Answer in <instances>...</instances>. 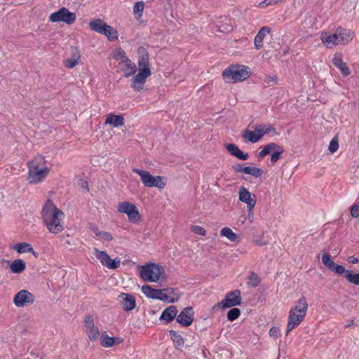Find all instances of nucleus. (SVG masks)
Listing matches in <instances>:
<instances>
[{"mask_svg": "<svg viewBox=\"0 0 359 359\" xmlns=\"http://www.w3.org/2000/svg\"><path fill=\"white\" fill-rule=\"evenodd\" d=\"M107 23L101 19L94 20L90 21L89 23V27L90 29L100 34H102L104 29H105V26H107Z\"/></svg>", "mask_w": 359, "mask_h": 359, "instance_id": "2f4dec72", "label": "nucleus"}, {"mask_svg": "<svg viewBox=\"0 0 359 359\" xmlns=\"http://www.w3.org/2000/svg\"><path fill=\"white\" fill-rule=\"evenodd\" d=\"M87 334L90 340H95L100 335V332L95 326L87 329Z\"/></svg>", "mask_w": 359, "mask_h": 359, "instance_id": "ea45409f", "label": "nucleus"}, {"mask_svg": "<svg viewBox=\"0 0 359 359\" xmlns=\"http://www.w3.org/2000/svg\"><path fill=\"white\" fill-rule=\"evenodd\" d=\"M79 185L81 187L82 189H86L87 190H88V183L87 181L81 180Z\"/></svg>", "mask_w": 359, "mask_h": 359, "instance_id": "13d9d810", "label": "nucleus"}, {"mask_svg": "<svg viewBox=\"0 0 359 359\" xmlns=\"http://www.w3.org/2000/svg\"><path fill=\"white\" fill-rule=\"evenodd\" d=\"M138 54V67L139 72L134 77L131 88L135 91H140L143 89L146 79L151 74L149 68V56L147 50L143 46H140L137 49Z\"/></svg>", "mask_w": 359, "mask_h": 359, "instance_id": "f257e3e1", "label": "nucleus"}, {"mask_svg": "<svg viewBox=\"0 0 359 359\" xmlns=\"http://www.w3.org/2000/svg\"><path fill=\"white\" fill-rule=\"evenodd\" d=\"M340 44L345 45L348 43L354 36V33L351 29L339 27L336 30Z\"/></svg>", "mask_w": 359, "mask_h": 359, "instance_id": "412c9836", "label": "nucleus"}, {"mask_svg": "<svg viewBox=\"0 0 359 359\" xmlns=\"http://www.w3.org/2000/svg\"><path fill=\"white\" fill-rule=\"evenodd\" d=\"M233 170L237 173H245L250 175L256 178L260 177L263 171L257 167L245 166L243 163H237L233 166Z\"/></svg>", "mask_w": 359, "mask_h": 359, "instance_id": "a211bd4d", "label": "nucleus"}, {"mask_svg": "<svg viewBox=\"0 0 359 359\" xmlns=\"http://www.w3.org/2000/svg\"><path fill=\"white\" fill-rule=\"evenodd\" d=\"M120 53H121V55L123 57V60L126 62V66L129 71L134 70L136 71V65L131 62L126 55V53L123 51H120Z\"/></svg>", "mask_w": 359, "mask_h": 359, "instance_id": "37998d69", "label": "nucleus"}, {"mask_svg": "<svg viewBox=\"0 0 359 359\" xmlns=\"http://www.w3.org/2000/svg\"><path fill=\"white\" fill-rule=\"evenodd\" d=\"M142 293L148 298L158 299L165 302L175 303L178 301V297L170 298L168 294H165L164 289H154L150 285H145L142 287Z\"/></svg>", "mask_w": 359, "mask_h": 359, "instance_id": "39448f33", "label": "nucleus"}, {"mask_svg": "<svg viewBox=\"0 0 359 359\" xmlns=\"http://www.w3.org/2000/svg\"><path fill=\"white\" fill-rule=\"evenodd\" d=\"M271 153V163L275 164L280 158H281L283 154L284 153L283 148L279 144L271 142L265 145L262 150L259 153V158H264L265 156Z\"/></svg>", "mask_w": 359, "mask_h": 359, "instance_id": "0eeeda50", "label": "nucleus"}, {"mask_svg": "<svg viewBox=\"0 0 359 359\" xmlns=\"http://www.w3.org/2000/svg\"><path fill=\"white\" fill-rule=\"evenodd\" d=\"M119 212L125 213L128 215V220L131 223H137L141 220V215L137 208L133 203L125 201L119 203L117 206Z\"/></svg>", "mask_w": 359, "mask_h": 359, "instance_id": "6e6552de", "label": "nucleus"}, {"mask_svg": "<svg viewBox=\"0 0 359 359\" xmlns=\"http://www.w3.org/2000/svg\"><path fill=\"white\" fill-rule=\"evenodd\" d=\"M120 51H123V50L120 49V50L118 51V53H117V55H118V56H119L121 58H122V59H123V57H122V55H121V53H120Z\"/></svg>", "mask_w": 359, "mask_h": 359, "instance_id": "680f3d73", "label": "nucleus"}, {"mask_svg": "<svg viewBox=\"0 0 359 359\" xmlns=\"http://www.w3.org/2000/svg\"><path fill=\"white\" fill-rule=\"evenodd\" d=\"M243 137L249 142L255 143L262 137V133H261L260 129L257 127L254 131H251L248 129L243 130Z\"/></svg>", "mask_w": 359, "mask_h": 359, "instance_id": "c85d7f7f", "label": "nucleus"}, {"mask_svg": "<svg viewBox=\"0 0 359 359\" xmlns=\"http://www.w3.org/2000/svg\"><path fill=\"white\" fill-rule=\"evenodd\" d=\"M262 137L265 134H276V130L271 125H264L262 129H260Z\"/></svg>", "mask_w": 359, "mask_h": 359, "instance_id": "a18cd8bd", "label": "nucleus"}, {"mask_svg": "<svg viewBox=\"0 0 359 359\" xmlns=\"http://www.w3.org/2000/svg\"><path fill=\"white\" fill-rule=\"evenodd\" d=\"M194 313L191 306H187L177 316L176 320L183 327L190 326L194 321Z\"/></svg>", "mask_w": 359, "mask_h": 359, "instance_id": "dca6fc26", "label": "nucleus"}, {"mask_svg": "<svg viewBox=\"0 0 359 359\" xmlns=\"http://www.w3.org/2000/svg\"><path fill=\"white\" fill-rule=\"evenodd\" d=\"M239 201L247 204L248 211H251L256 205V196L252 194L244 187L239 188Z\"/></svg>", "mask_w": 359, "mask_h": 359, "instance_id": "2eb2a0df", "label": "nucleus"}, {"mask_svg": "<svg viewBox=\"0 0 359 359\" xmlns=\"http://www.w3.org/2000/svg\"><path fill=\"white\" fill-rule=\"evenodd\" d=\"M85 325L86 329L95 326L93 318L90 315L86 317Z\"/></svg>", "mask_w": 359, "mask_h": 359, "instance_id": "8fccbe9b", "label": "nucleus"}, {"mask_svg": "<svg viewBox=\"0 0 359 359\" xmlns=\"http://www.w3.org/2000/svg\"><path fill=\"white\" fill-rule=\"evenodd\" d=\"M100 236H98V238L103 241H111L114 238L113 236L107 231H102L101 233H99Z\"/></svg>", "mask_w": 359, "mask_h": 359, "instance_id": "de8ad7c7", "label": "nucleus"}, {"mask_svg": "<svg viewBox=\"0 0 359 359\" xmlns=\"http://www.w3.org/2000/svg\"><path fill=\"white\" fill-rule=\"evenodd\" d=\"M121 342H119L118 340H116V344H120Z\"/></svg>", "mask_w": 359, "mask_h": 359, "instance_id": "0e129e2a", "label": "nucleus"}, {"mask_svg": "<svg viewBox=\"0 0 359 359\" xmlns=\"http://www.w3.org/2000/svg\"><path fill=\"white\" fill-rule=\"evenodd\" d=\"M191 230L193 232H194L195 233H196L198 235L203 236H205L206 235V230L202 226H192Z\"/></svg>", "mask_w": 359, "mask_h": 359, "instance_id": "09e8293b", "label": "nucleus"}, {"mask_svg": "<svg viewBox=\"0 0 359 359\" xmlns=\"http://www.w3.org/2000/svg\"><path fill=\"white\" fill-rule=\"evenodd\" d=\"M346 280L352 284L359 285V273H355L351 271L346 276Z\"/></svg>", "mask_w": 359, "mask_h": 359, "instance_id": "a19ab883", "label": "nucleus"}, {"mask_svg": "<svg viewBox=\"0 0 359 359\" xmlns=\"http://www.w3.org/2000/svg\"><path fill=\"white\" fill-rule=\"evenodd\" d=\"M49 170L43 168L40 170H29L27 180L31 184H36L41 182L48 175Z\"/></svg>", "mask_w": 359, "mask_h": 359, "instance_id": "f3484780", "label": "nucleus"}, {"mask_svg": "<svg viewBox=\"0 0 359 359\" xmlns=\"http://www.w3.org/2000/svg\"><path fill=\"white\" fill-rule=\"evenodd\" d=\"M255 243H256L257 245H264V243H259V241H256Z\"/></svg>", "mask_w": 359, "mask_h": 359, "instance_id": "e2e57ef3", "label": "nucleus"}, {"mask_svg": "<svg viewBox=\"0 0 359 359\" xmlns=\"http://www.w3.org/2000/svg\"><path fill=\"white\" fill-rule=\"evenodd\" d=\"M133 172L140 176L141 180L145 187L163 189L165 185L162 181L163 177L161 176L154 177L149 172L138 168H133Z\"/></svg>", "mask_w": 359, "mask_h": 359, "instance_id": "423d86ee", "label": "nucleus"}, {"mask_svg": "<svg viewBox=\"0 0 359 359\" xmlns=\"http://www.w3.org/2000/svg\"><path fill=\"white\" fill-rule=\"evenodd\" d=\"M105 124L112 125L114 127L118 128L124 125V118L121 115H116L111 113L107 116Z\"/></svg>", "mask_w": 359, "mask_h": 359, "instance_id": "7c9ffc66", "label": "nucleus"}, {"mask_svg": "<svg viewBox=\"0 0 359 359\" xmlns=\"http://www.w3.org/2000/svg\"><path fill=\"white\" fill-rule=\"evenodd\" d=\"M250 74V69L248 67L235 65L226 68L222 72V76L225 82L231 83L244 81Z\"/></svg>", "mask_w": 359, "mask_h": 359, "instance_id": "7ed1b4c3", "label": "nucleus"}, {"mask_svg": "<svg viewBox=\"0 0 359 359\" xmlns=\"http://www.w3.org/2000/svg\"><path fill=\"white\" fill-rule=\"evenodd\" d=\"M320 39L322 42L328 48H332L335 46L340 44L336 32L334 34H327V32H323L321 34Z\"/></svg>", "mask_w": 359, "mask_h": 359, "instance_id": "4be33fe9", "label": "nucleus"}, {"mask_svg": "<svg viewBox=\"0 0 359 359\" xmlns=\"http://www.w3.org/2000/svg\"><path fill=\"white\" fill-rule=\"evenodd\" d=\"M102 34L106 36L109 40H116L118 39L117 31L114 27L108 25L105 26V29Z\"/></svg>", "mask_w": 359, "mask_h": 359, "instance_id": "c9c22d12", "label": "nucleus"}, {"mask_svg": "<svg viewBox=\"0 0 359 359\" xmlns=\"http://www.w3.org/2000/svg\"><path fill=\"white\" fill-rule=\"evenodd\" d=\"M29 170H40L47 168L46 160L41 155L36 156L32 161L27 163Z\"/></svg>", "mask_w": 359, "mask_h": 359, "instance_id": "bb28decb", "label": "nucleus"}, {"mask_svg": "<svg viewBox=\"0 0 359 359\" xmlns=\"http://www.w3.org/2000/svg\"><path fill=\"white\" fill-rule=\"evenodd\" d=\"M322 262L330 271L340 276L344 274L346 278L348 273L351 272L350 270H346L344 266L337 264L333 262L331 259L330 255L328 253L323 254L322 257Z\"/></svg>", "mask_w": 359, "mask_h": 359, "instance_id": "9b49d317", "label": "nucleus"}, {"mask_svg": "<svg viewBox=\"0 0 359 359\" xmlns=\"http://www.w3.org/2000/svg\"><path fill=\"white\" fill-rule=\"evenodd\" d=\"M118 301L121 304L123 309L126 311H131L136 306L135 298L130 294L121 293L118 296Z\"/></svg>", "mask_w": 359, "mask_h": 359, "instance_id": "aec40b11", "label": "nucleus"}, {"mask_svg": "<svg viewBox=\"0 0 359 359\" xmlns=\"http://www.w3.org/2000/svg\"><path fill=\"white\" fill-rule=\"evenodd\" d=\"M41 217L43 221L48 220L49 218L55 216H63L64 214L59 208H57L54 203L50 200L48 199L45 203L41 210Z\"/></svg>", "mask_w": 359, "mask_h": 359, "instance_id": "4468645a", "label": "nucleus"}, {"mask_svg": "<svg viewBox=\"0 0 359 359\" xmlns=\"http://www.w3.org/2000/svg\"><path fill=\"white\" fill-rule=\"evenodd\" d=\"M308 309V304L304 297L299 298L295 305L291 307L287 318V334L298 327L304 320Z\"/></svg>", "mask_w": 359, "mask_h": 359, "instance_id": "f03ea898", "label": "nucleus"}, {"mask_svg": "<svg viewBox=\"0 0 359 359\" xmlns=\"http://www.w3.org/2000/svg\"><path fill=\"white\" fill-rule=\"evenodd\" d=\"M62 217L63 216H55L43 222L50 233L57 234L61 232L64 229L61 222Z\"/></svg>", "mask_w": 359, "mask_h": 359, "instance_id": "6ab92c4d", "label": "nucleus"}, {"mask_svg": "<svg viewBox=\"0 0 359 359\" xmlns=\"http://www.w3.org/2000/svg\"><path fill=\"white\" fill-rule=\"evenodd\" d=\"M269 335L275 339L280 336V330L278 327H273L269 330Z\"/></svg>", "mask_w": 359, "mask_h": 359, "instance_id": "603ef678", "label": "nucleus"}, {"mask_svg": "<svg viewBox=\"0 0 359 359\" xmlns=\"http://www.w3.org/2000/svg\"><path fill=\"white\" fill-rule=\"evenodd\" d=\"M165 294H168L169 296H170V298H173V297H178L179 298V296L177 295V289H175V288H167V289H165Z\"/></svg>", "mask_w": 359, "mask_h": 359, "instance_id": "3c124183", "label": "nucleus"}, {"mask_svg": "<svg viewBox=\"0 0 359 359\" xmlns=\"http://www.w3.org/2000/svg\"><path fill=\"white\" fill-rule=\"evenodd\" d=\"M259 283L260 279L257 274L255 272H251L248 277V281L247 283L248 285L256 287L259 285Z\"/></svg>", "mask_w": 359, "mask_h": 359, "instance_id": "4c0bfd02", "label": "nucleus"}, {"mask_svg": "<svg viewBox=\"0 0 359 359\" xmlns=\"http://www.w3.org/2000/svg\"><path fill=\"white\" fill-rule=\"evenodd\" d=\"M12 249L19 254L30 252L35 257H38V253L34 251L32 245L27 243H18L12 247Z\"/></svg>", "mask_w": 359, "mask_h": 359, "instance_id": "a878e982", "label": "nucleus"}, {"mask_svg": "<svg viewBox=\"0 0 359 359\" xmlns=\"http://www.w3.org/2000/svg\"><path fill=\"white\" fill-rule=\"evenodd\" d=\"M220 235L227 238L229 241L235 242L238 238L236 233H235L230 228L224 227L220 231Z\"/></svg>", "mask_w": 359, "mask_h": 359, "instance_id": "e433bc0d", "label": "nucleus"}, {"mask_svg": "<svg viewBox=\"0 0 359 359\" xmlns=\"http://www.w3.org/2000/svg\"><path fill=\"white\" fill-rule=\"evenodd\" d=\"M282 1L283 0H264L259 3V6L262 8H265L271 5L277 4Z\"/></svg>", "mask_w": 359, "mask_h": 359, "instance_id": "49530a36", "label": "nucleus"}, {"mask_svg": "<svg viewBox=\"0 0 359 359\" xmlns=\"http://www.w3.org/2000/svg\"><path fill=\"white\" fill-rule=\"evenodd\" d=\"M140 267V277L144 281L157 282L165 273L162 266L154 263L147 264Z\"/></svg>", "mask_w": 359, "mask_h": 359, "instance_id": "20e7f679", "label": "nucleus"}, {"mask_svg": "<svg viewBox=\"0 0 359 359\" xmlns=\"http://www.w3.org/2000/svg\"><path fill=\"white\" fill-rule=\"evenodd\" d=\"M135 72L136 71L130 70L128 72H126L124 76L128 78V77L132 76L133 74H134L135 73Z\"/></svg>", "mask_w": 359, "mask_h": 359, "instance_id": "bf43d9fd", "label": "nucleus"}, {"mask_svg": "<svg viewBox=\"0 0 359 359\" xmlns=\"http://www.w3.org/2000/svg\"><path fill=\"white\" fill-rule=\"evenodd\" d=\"M277 80L278 79L276 76H269L267 79V83L271 86L275 85L277 83Z\"/></svg>", "mask_w": 359, "mask_h": 359, "instance_id": "5fc2aeb1", "label": "nucleus"}, {"mask_svg": "<svg viewBox=\"0 0 359 359\" xmlns=\"http://www.w3.org/2000/svg\"><path fill=\"white\" fill-rule=\"evenodd\" d=\"M353 320H349L348 323H347L344 327H349L351 325H352L353 324Z\"/></svg>", "mask_w": 359, "mask_h": 359, "instance_id": "052dcab7", "label": "nucleus"}, {"mask_svg": "<svg viewBox=\"0 0 359 359\" xmlns=\"http://www.w3.org/2000/svg\"><path fill=\"white\" fill-rule=\"evenodd\" d=\"M225 148L229 152V154L237 158L245 161L249 158V154L248 153H244L241 151L239 147L235 144H226Z\"/></svg>", "mask_w": 359, "mask_h": 359, "instance_id": "5701e85b", "label": "nucleus"}, {"mask_svg": "<svg viewBox=\"0 0 359 359\" xmlns=\"http://www.w3.org/2000/svg\"><path fill=\"white\" fill-rule=\"evenodd\" d=\"M241 315V311L238 308H232L227 313V319L229 321H233Z\"/></svg>", "mask_w": 359, "mask_h": 359, "instance_id": "58836bf2", "label": "nucleus"}, {"mask_svg": "<svg viewBox=\"0 0 359 359\" xmlns=\"http://www.w3.org/2000/svg\"><path fill=\"white\" fill-rule=\"evenodd\" d=\"M94 254L101 264L109 269H116L120 266L121 259L119 257L112 259L105 251H101L97 248L94 249Z\"/></svg>", "mask_w": 359, "mask_h": 359, "instance_id": "9d476101", "label": "nucleus"}, {"mask_svg": "<svg viewBox=\"0 0 359 359\" xmlns=\"http://www.w3.org/2000/svg\"><path fill=\"white\" fill-rule=\"evenodd\" d=\"M332 63L340 70L344 76H348L351 74V71L348 67L346 63L343 61L340 55H335L332 59Z\"/></svg>", "mask_w": 359, "mask_h": 359, "instance_id": "393cba45", "label": "nucleus"}, {"mask_svg": "<svg viewBox=\"0 0 359 359\" xmlns=\"http://www.w3.org/2000/svg\"><path fill=\"white\" fill-rule=\"evenodd\" d=\"M76 18V14L70 12L65 7H62L57 11L53 13L49 17L50 21L53 22H63L67 25L73 24L75 22Z\"/></svg>", "mask_w": 359, "mask_h": 359, "instance_id": "1a4fd4ad", "label": "nucleus"}, {"mask_svg": "<svg viewBox=\"0 0 359 359\" xmlns=\"http://www.w3.org/2000/svg\"><path fill=\"white\" fill-rule=\"evenodd\" d=\"M338 148H339L338 139H337V137H334L330 141L328 149H329V151L333 154L337 151Z\"/></svg>", "mask_w": 359, "mask_h": 359, "instance_id": "c03bdc74", "label": "nucleus"}, {"mask_svg": "<svg viewBox=\"0 0 359 359\" xmlns=\"http://www.w3.org/2000/svg\"><path fill=\"white\" fill-rule=\"evenodd\" d=\"M116 340H118L119 342L122 341V340L120 338L111 337L107 334H102L101 337L100 344L103 347L109 348L113 346L116 344Z\"/></svg>", "mask_w": 359, "mask_h": 359, "instance_id": "72a5a7b5", "label": "nucleus"}, {"mask_svg": "<svg viewBox=\"0 0 359 359\" xmlns=\"http://www.w3.org/2000/svg\"><path fill=\"white\" fill-rule=\"evenodd\" d=\"M144 8V3L143 1H137L134 5L133 11L135 14H137L139 17H141L143 13Z\"/></svg>", "mask_w": 359, "mask_h": 359, "instance_id": "79ce46f5", "label": "nucleus"}, {"mask_svg": "<svg viewBox=\"0 0 359 359\" xmlns=\"http://www.w3.org/2000/svg\"><path fill=\"white\" fill-rule=\"evenodd\" d=\"M91 230L95 233V236L98 237L100 236L99 233H101L98 229V226L97 225H93L91 226Z\"/></svg>", "mask_w": 359, "mask_h": 359, "instance_id": "4d7b16f0", "label": "nucleus"}, {"mask_svg": "<svg viewBox=\"0 0 359 359\" xmlns=\"http://www.w3.org/2000/svg\"><path fill=\"white\" fill-rule=\"evenodd\" d=\"M241 291L239 290H235L228 292L224 299L221 302L218 303L217 306L223 309H226L241 305Z\"/></svg>", "mask_w": 359, "mask_h": 359, "instance_id": "f8f14e48", "label": "nucleus"}, {"mask_svg": "<svg viewBox=\"0 0 359 359\" xmlns=\"http://www.w3.org/2000/svg\"><path fill=\"white\" fill-rule=\"evenodd\" d=\"M8 264L9 265L11 271L13 273H21L26 269V263L21 259H17L10 262L7 261Z\"/></svg>", "mask_w": 359, "mask_h": 359, "instance_id": "c756f323", "label": "nucleus"}, {"mask_svg": "<svg viewBox=\"0 0 359 359\" xmlns=\"http://www.w3.org/2000/svg\"><path fill=\"white\" fill-rule=\"evenodd\" d=\"M177 309L176 306H170L162 312L160 320H164L165 324L172 322L177 318Z\"/></svg>", "mask_w": 359, "mask_h": 359, "instance_id": "b1692460", "label": "nucleus"}, {"mask_svg": "<svg viewBox=\"0 0 359 359\" xmlns=\"http://www.w3.org/2000/svg\"><path fill=\"white\" fill-rule=\"evenodd\" d=\"M169 334H170L171 339L172 340V341L175 344V346L177 349H180L181 348H182L184 346V340L180 334H179L174 330H170L169 331Z\"/></svg>", "mask_w": 359, "mask_h": 359, "instance_id": "473e14b6", "label": "nucleus"}, {"mask_svg": "<svg viewBox=\"0 0 359 359\" xmlns=\"http://www.w3.org/2000/svg\"><path fill=\"white\" fill-rule=\"evenodd\" d=\"M351 215L353 217L358 218L359 217V205H354L351 207Z\"/></svg>", "mask_w": 359, "mask_h": 359, "instance_id": "864d4df0", "label": "nucleus"}, {"mask_svg": "<svg viewBox=\"0 0 359 359\" xmlns=\"http://www.w3.org/2000/svg\"><path fill=\"white\" fill-rule=\"evenodd\" d=\"M271 32V29L268 27H262L254 39V44L256 49L259 50L263 46V40L264 38L269 34Z\"/></svg>", "mask_w": 359, "mask_h": 359, "instance_id": "cd10ccee", "label": "nucleus"}, {"mask_svg": "<svg viewBox=\"0 0 359 359\" xmlns=\"http://www.w3.org/2000/svg\"><path fill=\"white\" fill-rule=\"evenodd\" d=\"M35 301V296L27 290H20L13 298V303L18 307H23L32 304Z\"/></svg>", "mask_w": 359, "mask_h": 359, "instance_id": "ddd939ff", "label": "nucleus"}, {"mask_svg": "<svg viewBox=\"0 0 359 359\" xmlns=\"http://www.w3.org/2000/svg\"><path fill=\"white\" fill-rule=\"evenodd\" d=\"M347 261L348 262V263L353 264H357L359 262L358 259L354 256L348 257Z\"/></svg>", "mask_w": 359, "mask_h": 359, "instance_id": "6e6d98bb", "label": "nucleus"}, {"mask_svg": "<svg viewBox=\"0 0 359 359\" xmlns=\"http://www.w3.org/2000/svg\"><path fill=\"white\" fill-rule=\"evenodd\" d=\"M81 55L78 51L73 53L71 58L67 59L65 61V66L67 68L72 69L79 64Z\"/></svg>", "mask_w": 359, "mask_h": 359, "instance_id": "f704fd0d", "label": "nucleus"}]
</instances>
